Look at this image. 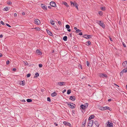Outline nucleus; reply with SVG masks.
I'll return each mask as SVG.
<instances>
[{"instance_id":"680f3d73","label":"nucleus","mask_w":127,"mask_h":127,"mask_svg":"<svg viewBox=\"0 0 127 127\" xmlns=\"http://www.w3.org/2000/svg\"><path fill=\"white\" fill-rule=\"evenodd\" d=\"M3 35L2 34H0V37L1 38L3 37Z\"/></svg>"},{"instance_id":"864d4df0","label":"nucleus","mask_w":127,"mask_h":127,"mask_svg":"<svg viewBox=\"0 0 127 127\" xmlns=\"http://www.w3.org/2000/svg\"><path fill=\"white\" fill-rule=\"evenodd\" d=\"M79 67L80 69L81 68V69H82V66L81 65H80L79 66Z\"/></svg>"},{"instance_id":"72a5a7b5","label":"nucleus","mask_w":127,"mask_h":127,"mask_svg":"<svg viewBox=\"0 0 127 127\" xmlns=\"http://www.w3.org/2000/svg\"><path fill=\"white\" fill-rule=\"evenodd\" d=\"M71 90H69L67 91V94H70V93H71Z\"/></svg>"},{"instance_id":"c85d7f7f","label":"nucleus","mask_w":127,"mask_h":127,"mask_svg":"<svg viewBox=\"0 0 127 127\" xmlns=\"http://www.w3.org/2000/svg\"><path fill=\"white\" fill-rule=\"evenodd\" d=\"M63 3L67 7H69V6L68 5L67 3L65 2H64Z\"/></svg>"},{"instance_id":"ddd939ff","label":"nucleus","mask_w":127,"mask_h":127,"mask_svg":"<svg viewBox=\"0 0 127 127\" xmlns=\"http://www.w3.org/2000/svg\"><path fill=\"white\" fill-rule=\"evenodd\" d=\"M94 124L97 126V127H98L100 125V123L99 121L97 120H95V121Z\"/></svg>"},{"instance_id":"393cba45","label":"nucleus","mask_w":127,"mask_h":127,"mask_svg":"<svg viewBox=\"0 0 127 127\" xmlns=\"http://www.w3.org/2000/svg\"><path fill=\"white\" fill-rule=\"evenodd\" d=\"M50 23L51 24L54 25L55 24V22L53 20H51L50 21Z\"/></svg>"},{"instance_id":"2eb2a0df","label":"nucleus","mask_w":127,"mask_h":127,"mask_svg":"<svg viewBox=\"0 0 127 127\" xmlns=\"http://www.w3.org/2000/svg\"><path fill=\"white\" fill-rule=\"evenodd\" d=\"M41 7L44 10H47V6L45 5L42 4L41 5Z\"/></svg>"},{"instance_id":"423d86ee","label":"nucleus","mask_w":127,"mask_h":127,"mask_svg":"<svg viewBox=\"0 0 127 127\" xmlns=\"http://www.w3.org/2000/svg\"><path fill=\"white\" fill-rule=\"evenodd\" d=\"M98 76L101 78H104V77L107 78V76L106 74L103 73H99L98 74Z\"/></svg>"},{"instance_id":"c9c22d12","label":"nucleus","mask_w":127,"mask_h":127,"mask_svg":"<svg viewBox=\"0 0 127 127\" xmlns=\"http://www.w3.org/2000/svg\"><path fill=\"white\" fill-rule=\"evenodd\" d=\"M100 9L104 11L105 10V7H100Z\"/></svg>"},{"instance_id":"7ed1b4c3","label":"nucleus","mask_w":127,"mask_h":127,"mask_svg":"<svg viewBox=\"0 0 127 127\" xmlns=\"http://www.w3.org/2000/svg\"><path fill=\"white\" fill-rule=\"evenodd\" d=\"M88 105V103H85L84 105L81 104L80 105V107L83 110H85L86 108H87Z\"/></svg>"},{"instance_id":"aec40b11","label":"nucleus","mask_w":127,"mask_h":127,"mask_svg":"<svg viewBox=\"0 0 127 127\" xmlns=\"http://www.w3.org/2000/svg\"><path fill=\"white\" fill-rule=\"evenodd\" d=\"M63 124L65 125H68L69 126L70 125V124L68 122H66V121H64L63 122Z\"/></svg>"},{"instance_id":"f8f14e48","label":"nucleus","mask_w":127,"mask_h":127,"mask_svg":"<svg viewBox=\"0 0 127 127\" xmlns=\"http://www.w3.org/2000/svg\"><path fill=\"white\" fill-rule=\"evenodd\" d=\"M100 26H101L103 28H104L105 27V25L104 23L103 22L100 21V22H99V24Z\"/></svg>"},{"instance_id":"2f4dec72","label":"nucleus","mask_w":127,"mask_h":127,"mask_svg":"<svg viewBox=\"0 0 127 127\" xmlns=\"http://www.w3.org/2000/svg\"><path fill=\"white\" fill-rule=\"evenodd\" d=\"M34 29H36L37 31H39L40 30V29L39 27H35Z\"/></svg>"},{"instance_id":"49530a36","label":"nucleus","mask_w":127,"mask_h":127,"mask_svg":"<svg viewBox=\"0 0 127 127\" xmlns=\"http://www.w3.org/2000/svg\"><path fill=\"white\" fill-rule=\"evenodd\" d=\"M7 4H12V2L10 1H9L7 2Z\"/></svg>"},{"instance_id":"9d476101","label":"nucleus","mask_w":127,"mask_h":127,"mask_svg":"<svg viewBox=\"0 0 127 127\" xmlns=\"http://www.w3.org/2000/svg\"><path fill=\"white\" fill-rule=\"evenodd\" d=\"M93 121L92 120H91L89 121L88 126H90V127H92L93 126Z\"/></svg>"},{"instance_id":"f704fd0d","label":"nucleus","mask_w":127,"mask_h":127,"mask_svg":"<svg viewBox=\"0 0 127 127\" xmlns=\"http://www.w3.org/2000/svg\"><path fill=\"white\" fill-rule=\"evenodd\" d=\"M66 28L67 29H69L70 28V26L68 25H66L65 26Z\"/></svg>"},{"instance_id":"f257e3e1","label":"nucleus","mask_w":127,"mask_h":127,"mask_svg":"<svg viewBox=\"0 0 127 127\" xmlns=\"http://www.w3.org/2000/svg\"><path fill=\"white\" fill-rule=\"evenodd\" d=\"M123 67L125 68L121 71H127V61L123 62L122 64Z\"/></svg>"},{"instance_id":"e2e57ef3","label":"nucleus","mask_w":127,"mask_h":127,"mask_svg":"<svg viewBox=\"0 0 127 127\" xmlns=\"http://www.w3.org/2000/svg\"><path fill=\"white\" fill-rule=\"evenodd\" d=\"M84 124H86V120H85L84 122Z\"/></svg>"},{"instance_id":"3c124183","label":"nucleus","mask_w":127,"mask_h":127,"mask_svg":"<svg viewBox=\"0 0 127 127\" xmlns=\"http://www.w3.org/2000/svg\"><path fill=\"white\" fill-rule=\"evenodd\" d=\"M0 23H1V24H2V25H4V23L2 21H1Z\"/></svg>"},{"instance_id":"dca6fc26","label":"nucleus","mask_w":127,"mask_h":127,"mask_svg":"<svg viewBox=\"0 0 127 127\" xmlns=\"http://www.w3.org/2000/svg\"><path fill=\"white\" fill-rule=\"evenodd\" d=\"M69 99L72 101H74L76 99V97L74 96H71L70 97Z\"/></svg>"},{"instance_id":"6e6d98bb","label":"nucleus","mask_w":127,"mask_h":127,"mask_svg":"<svg viewBox=\"0 0 127 127\" xmlns=\"http://www.w3.org/2000/svg\"><path fill=\"white\" fill-rule=\"evenodd\" d=\"M14 16L15 17H16L17 16V14L16 13H15L14 14Z\"/></svg>"},{"instance_id":"bf43d9fd","label":"nucleus","mask_w":127,"mask_h":127,"mask_svg":"<svg viewBox=\"0 0 127 127\" xmlns=\"http://www.w3.org/2000/svg\"><path fill=\"white\" fill-rule=\"evenodd\" d=\"M78 34L80 35H82V32H81L79 33Z\"/></svg>"},{"instance_id":"603ef678","label":"nucleus","mask_w":127,"mask_h":127,"mask_svg":"<svg viewBox=\"0 0 127 127\" xmlns=\"http://www.w3.org/2000/svg\"><path fill=\"white\" fill-rule=\"evenodd\" d=\"M16 69L15 68H13L12 69V70L14 71H15L16 70Z\"/></svg>"},{"instance_id":"338daca9","label":"nucleus","mask_w":127,"mask_h":127,"mask_svg":"<svg viewBox=\"0 0 127 127\" xmlns=\"http://www.w3.org/2000/svg\"><path fill=\"white\" fill-rule=\"evenodd\" d=\"M2 54L1 53H0V57H2Z\"/></svg>"},{"instance_id":"0eeeda50","label":"nucleus","mask_w":127,"mask_h":127,"mask_svg":"<svg viewBox=\"0 0 127 127\" xmlns=\"http://www.w3.org/2000/svg\"><path fill=\"white\" fill-rule=\"evenodd\" d=\"M111 109L110 108L107 106H105L104 107H101L100 108V109L101 110H110Z\"/></svg>"},{"instance_id":"79ce46f5","label":"nucleus","mask_w":127,"mask_h":127,"mask_svg":"<svg viewBox=\"0 0 127 127\" xmlns=\"http://www.w3.org/2000/svg\"><path fill=\"white\" fill-rule=\"evenodd\" d=\"M58 24L60 26L62 25V24L61 23V22L60 21H58Z\"/></svg>"},{"instance_id":"a19ab883","label":"nucleus","mask_w":127,"mask_h":127,"mask_svg":"<svg viewBox=\"0 0 127 127\" xmlns=\"http://www.w3.org/2000/svg\"><path fill=\"white\" fill-rule=\"evenodd\" d=\"M100 21H98L97 20H96L95 22L99 24V22H100Z\"/></svg>"},{"instance_id":"ea45409f","label":"nucleus","mask_w":127,"mask_h":127,"mask_svg":"<svg viewBox=\"0 0 127 127\" xmlns=\"http://www.w3.org/2000/svg\"><path fill=\"white\" fill-rule=\"evenodd\" d=\"M25 65H28V63L26 62H24Z\"/></svg>"},{"instance_id":"f3484780","label":"nucleus","mask_w":127,"mask_h":127,"mask_svg":"<svg viewBox=\"0 0 127 127\" xmlns=\"http://www.w3.org/2000/svg\"><path fill=\"white\" fill-rule=\"evenodd\" d=\"M46 31L47 33L49 35L52 36H53V35L52 33L50 31L46 29Z\"/></svg>"},{"instance_id":"774afa93","label":"nucleus","mask_w":127,"mask_h":127,"mask_svg":"<svg viewBox=\"0 0 127 127\" xmlns=\"http://www.w3.org/2000/svg\"><path fill=\"white\" fill-rule=\"evenodd\" d=\"M111 99H109L108 100V101L109 102L111 101Z\"/></svg>"},{"instance_id":"5701e85b","label":"nucleus","mask_w":127,"mask_h":127,"mask_svg":"<svg viewBox=\"0 0 127 127\" xmlns=\"http://www.w3.org/2000/svg\"><path fill=\"white\" fill-rule=\"evenodd\" d=\"M95 117V116L94 115H92L90 116L88 119L89 120H90L94 118Z\"/></svg>"},{"instance_id":"4d7b16f0","label":"nucleus","mask_w":127,"mask_h":127,"mask_svg":"<svg viewBox=\"0 0 127 127\" xmlns=\"http://www.w3.org/2000/svg\"><path fill=\"white\" fill-rule=\"evenodd\" d=\"M6 24V26H7L8 27H11V26L9 24Z\"/></svg>"},{"instance_id":"a18cd8bd","label":"nucleus","mask_w":127,"mask_h":127,"mask_svg":"<svg viewBox=\"0 0 127 127\" xmlns=\"http://www.w3.org/2000/svg\"><path fill=\"white\" fill-rule=\"evenodd\" d=\"M31 74L30 73L28 74L27 75V77H30L31 76Z\"/></svg>"},{"instance_id":"09e8293b","label":"nucleus","mask_w":127,"mask_h":127,"mask_svg":"<svg viewBox=\"0 0 127 127\" xmlns=\"http://www.w3.org/2000/svg\"><path fill=\"white\" fill-rule=\"evenodd\" d=\"M71 72H67V75H70L71 74Z\"/></svg>"},{"instance_id":"7c9ffc66","label":"nucleus","mask_w":127,"mask_h":127,"mask_svg":"<svg viewBox=\"0 0 127 127\" xmlns=\"http://www.w3.org/2000/svg\"><path fill=\"white\" fill-rule=\"evenodd\" d=\"M62 73L64 75L67 76V72H63V73Z\"/></svg>"},{"instance_id":"0e129e2a","label":"nucleus","mask_w":127,"mask_h":127,"mask_svg":"<svg viewBox=\"0 0 127 127\" xmlns=\"http://www.w3.org/2000/svg\"><path fill=\"white\" fill-rule=\"evenodd\" d=\"M25 12H23L22 13V15H25Z\"/></svg>"},{"instance_id":"1a4fd4ad","label":"nucleus","mask_w":127,"mask_h":127,"mask_svg":"<svg viewBox=\"0 0 127 127\" xmlns=\"http://www.w3.org/2000/svg\"><path fill=\"white\" fill-rule=\"evenodd\" d=\"M50 5L53 7H55L56 6V4L55 2L53 1H52L50 3Z\"/></svg>"},{"instance_id":"4468645a","label":"nucleus","mask_w":127,"mask_h":127,"mask_svg":"<svg viewBox=\"0 0 127 127\" xmlns=\"http://www.w3.org/2000/svg\"><path fill=\"white\" fill-rule=\"evenodd\" d=\"M65 84V82H59L58 83V85L59 86L64 85Z\"/></svg>"},{"instance_id":"4be33fe9","label":"nucleus","mask_w":127,"mask_h":127,"mask_svg":"<svg viewBox=\"0 0 127 127\" xmlns=\"http://www.w3.org/2000/svg\"><path fill=\"white\" fill-rule=\"evenodd\" d=\"M9 7L8 8V7H6L3 9V10L4 11H7L9 10Z\"/></svg>"},{"instance_id":"a211bd4d","label":"nucleus","mask_w":127,"mask_h":127,"mask_svg":"<svg viewBox=\"0 0 127 127\" xmlns=\"http://www.w3.org/2000/svg\"><path fill=\"white\" fill-rule=\"evenodd\" d=\"M36 53L38 54V55H41L42 54V53H41V52L38 49H37L36 50Z\"/></svg>"},{"instance_id":"052dcab7","label":"nucleus","mask_w":127,"mask_h":127,"mask_svg":"<svg viewBox=\"0 0 127 127\" xmlns=\"http://www.w3.org/2000/svg\"><path fill=\"white\" fill-rule=\"evenodd\" d=\"M54 125H55L56 126H57L58 125V124H57L56 123H54Z\"/></svg>"},{"instance_id":"9b49d317","label":"nucleus","mask_w":127,"mask_h":127,"mask_svg":"<svg viewBox=\"0 0 127 127\" xmlns=\"http://www.w3.org/2000/svg\"><path fill=\"white\" fill-rule=\"evenodd\" d=\"M35 23L36 25H39L40 23V22L38 19H36L34 20Z\"/></svg>"},{"instance_id":"6ab92c4d","label":"nucleus","mask_w":127,"mask_h":127,"mask_svg":"<svg viewBox=\"0 0 127 127\" xmlns=\"http://www.w3.org/2000/svg\"><path fill=\"white\" fill-rule=\"evenodd\" d=\"M72 72L73 73H72V74L75 76H77L79 74V72L77 73V72Z\"/></svg>"},{"instance_id":"f03ea898","label":"nucleus","mask_w":127,"mask_h":127,"mask_svg":"<svg viewBox=\"0 0 127 127\" xmlns=\"http://www.w3.org/2000/svg\"><path fill=\"white\" fill-rule=\"evenodd\" d=\"M70 4L72 6H75L78 10H79L78 8V4L76 2L74 3L73 1H71Z\"/></svg>"},{"instance_id":"20e7f679","label":"nucleus","mask_w":127,"mask_h":127,"mask_svg":"<svg viewBox=\"0 0 127 127\" xmlns=\"http://www.w3.org/2000/svg\"><path fill=\"white\" fill-rule=\"evenodd\" d=\"M66 103L69 105L70 107L71 108H74V106L75 105L73 103H69L68 102H66Z\"/></svg>"},{"instance_id":"8fccbe9b","label":"nucleus","mask_w":127,"mask_h":127,"mask_svg":"<svg viewBox=\"0 0 127 127\" xmlns=\"http://www.w3.org/2000/svg\"><path fill=\"white\" fill-rule=\"evenodd\" d=\"M109 39H110V40L111 41H113V39H112L111 37H110V36H109Z\"/></svg>"},{"instance_id":"13d9d810","label":"nucleus","mask_w":127,"mask_h":127,"mask_svg":"<svg viewBox=\"0 0 127 127\" xmlns=\"http://www.w3.org/2000/svg\"><path fill=\"white\" fill-rule=\"evenodd\" d=\"M66 91V90L65 89H64L63 92V93H64V92H65Z\"/></svg>"},{"instance_id":"c756f323","label":"nucleus","mask_w":127,"mask_h":127,"mask_svg":"<svg viewBox=\"0 0 127 127\" xmlns=\"http://www.w3.org/2000/svg\"><path fill=\"white\" fill-rule=\"evenodd\" d=\"M86 64L89 67L90 66V64H89V63L88 61H87L86 62Z\"/></svg>"},{"instance_id":"cd10ccee","label":"nucleus","mask_w":127,"mask_h":127,"mask_svg":"<svg viewBox=\"0 0 127 127\" xmlns=\"http://www.w3.org/2000/svg\"><path fill=\"white\" fill-rule=\"evenodd\" d=\"M87 42L88 44H86V45L87 46H89V45H91V43L90 41H88L87 42H86V43Z\"/></svg>"},{"instance_id":"e433bc0d","label":"nucleus","mask_w":127,"mask_h":127,"mask_svg":"<svg viewBox=\"0 0 127 127\" xmlns=\"http://www.w3.org/2000/svg\"><path fill=\"white\" fill-rule=\"evenodd\" d=\"M98 14L100 15L101 16L103 14L102 12L101 11L98 12Z\"/></svg>"},{"instance_id":"39448f33","label":"nucleus","mask_w":127,"mask_h":127,"mask_svg":"<svg viewBox=\"0 0 127 127\" xmlns=\"http://www.w3.org/2000/svg\"><path fill=\"white\" fill-rule=\"evenodd\" d=\"M113 124L112 123L108 122L105 127H113Z\"/></svg>"},{"instance_id":"58836bf2","label":"nucleus","mask_w":127,"mask_h":127,"mask_svg":"<svg viewBox=\"0 0 127 127\" xmlns=\"http://www.w3.org/2000/svg\"><path fill=\"white\" fill-rule=\"evenodd\" d=\"M47 101H49L50 102H51V100H50V97H48L47 98Z\"/></svg>"},{"instance_id":"4c0bfd02","label":"nucleus","mask_w":127,"mask_h":127,"mask_svg":"<svg viewBox=\"0 0 127 127\" xmlns=\"http://www.w3.org/2000/svg\"><path fill=\"white\" fill-rule=\"evenodd\" d=\"M81 31V30H79V29H77L76 30V33H78L80 32Z\"/></svg>"},{"instance_id":"a878e982","label":"nucleus","mask_w":127,"mask_h":127,"mask_svg":"<svg viewBox=\"0 0 127 127\" xmlns=\"http://www.w3.org/2000/svg\"><path fill=\"white\" fill-rule=\"evenodd\" d=\"M67 36H65L63 37V39L64 41H66L67 40Z\"/></svg>"},{"instance_id":"5fc2aeb1","label":"nucleus","mask_w":127,"mask_h":127,"mask_svg":"<svg viewBox=\"0 0 127 127\" xmlns=\"http://www.w3.org/2000/svg\"><path fill=\"white\" fill-rule=\"evenodd\" d=\"M123 72H121L120 73V75L121 76V75H123Z\"/></svg>"},{"instance_id":"de8ad7c7","label":"nucleus","mask_w":127,"mask_h":127,"mask_svg":"<svg viewBox=\"0 0 127 127\" xmlns=\"http://www.w3.org/2000/svg\"><path fill=\"white\" fill-rule=\"evenodd\" d=\"M9 63V60L7 61L6 62V64H8Z\"/></svg>"},{"instance_id":"c03bdc74","label":"nucleus","mask_w":127,"mask_h":127,"mask_svg":"<svg viewBox=\"0 0 127 127\" xmlns=\"http://www.w3.org/2000/svg\"><path fill=\"white\" fill-rule=\"evenodd\" d=\"M39 67H41L42 66V65L41 64H39Z\"/></svg>"},{"instance_id":"b1692460","label":"nucleus","mask_w":127,"mask_h":127,"mask_svg":"<svg viewBox=\"0 0 127 127\" xmlns=\"http://www.w3.org/2000/svg\"><path fill=\"white\" fill-rule=\"evenodd\" d=\"M25 84V82L24 80L20 82V84L22 85H24Z\"/></svg>"},{"instance_id":"37998d69","label":"nucleus","mask_w":127,"mask_h":127,"mask_svg":"<svg viewBox=\"0 0 127 127\" xmlns=\"http://www.w3.org/2000/svg\"><path fill=\"white\" fill-rule=\"evenodd\" d=\"M122 44H123V46H124V47H126V44L124 43V42Z\"/></svg>"},{"instance_id":"412c9836","label":"nucleus","mask_w":127,"mask_h":127,"mask_svg":"<svg viewBox=\"0 0 127 127\" xmlns=\"http://www.w3.org/2000/svg\"><path fill=\"white\" fill-rule=\"evenodd\" d=\"M57 93L55 92H54L53 93H52L51 94V96L52 97H54L56 95Z\"/></svg>"},{"instance_id":"69168bd1","label":"nucleus","mask_w":127,"mask_h":127,"mask_svg":"<svg viewBox=\"0 0 127 127\" xmlns=\"http://www.w3.org/2000/svg\"><path fill=\"white\" fill-rule=\"evenodd\" d=\"M74 29L76 30L78 29H77V28L76 27H74Z\"/></svg>"},{"instance_id":"473e14b6","label":"nucleus","mask_w":127,"mask_h":127,"mask_svg":"<svg viewBox=\"0 0 127 127\" xmlns=\"http://www.w3.org/2000/svg\"><path fill=\"white\" fill-rule=\"evenodd\" d=\"M27 102H31L32 101V100L30 99H28L27 100Z\"/></svg>"},{"instance_id":"6e6552de","label":"nucleus","mask_w":127,"mask_h":127,"mask_svg":"<svg viewBox=\"0 0 127 127\" xmlns=\"http://www.w3.org/2000/svg\"><path fill=\"white\" fill-rule=\"evenodd\" d=\"M92 36L91 35H89L87 34H85L83 35V37L85 38L88 39L91 38Z\"/></svg>"},{"instance_id":"bb28decb","label":"nucleus","mask_w":127,"mask_h":127,"mask_svg":"<svg viewBox=\"0 0 127 127\" xmlns=\"http://www.w3.org/2000/svg\"><path fill=\"white\" fill-rule=\"evenodd\" d=\"M39 76V74L37 72L35 74V76H34V78L37 77L38 76Z\"/></svg>"}]
</instances>
